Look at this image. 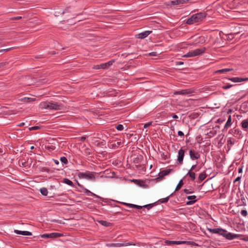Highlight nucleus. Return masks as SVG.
<instances>
[{"label":"nucleus","instance_id":"1","mask_svg":"<svg viewBox=\"0 0 248 248\" xmlns=\"http://www.w3.org/2000/svg\"><path fill=\"white\" fill-rule=\"evenodd\" d=\"M207 230L210 232L217 233L230 240H233L234 238H238L239 237V234L229 232L226 230L221 228L217 229L207 228Z\"/></svg>","mask_w":248,"mask_h":248},{"label":"nucleus","instance_id":"2","mask_svg":"<svg viewBox=\"0 0 248 248\" xmlns=\"http://www.w3.org/2000/svg\"><path fill=\"white\" fill-rule=\"evenodd\" d=\"M40 106L42 108H48L52 110H60L63 108V105L58 102H43L41 103Z\"/></svg>","mask_w":248,"mask_h":248},{"label":"nucleus","instance_id":"3","mask_svg":"<svg viewBox=\"0 0 248 248\" xmlns=\"http://www.w3.org/2000/svg\"><path fill=\"white\" fill-rule=\"evenodd\" d=\"M78 176L80 179H86L89 180L94 181L95 179V176L93 172L86 171L85 172H79Z\"/></svg>","mask_w":248,"mask_h":248},{"label":"nucleus","instance_id":"4","mask_svg":"<svg viewBox=\"0 0 248 248\" xmlns=\"http://www.w3.org/2000/svg\"><path fill=\"white\" fill-rule=\"evenodd\" d=\"M114 62H115L114 60H111V61L107 62L102 63L99 65H94L93 66V68L94 69H97V70L101 69H107L110 66H111Z\"/></svg>","mask_w":248,"mask_h":248},{"label":"nucleus","instance_id":"5","mask_svg":"<svg viewBox=\"0 0 248 248\" xmlns=\"http://www.w3.org/2000/svg\"><path fill=\"white\" fill-rule=\"evenodd\" d=\"M192 15L195 19L194 21L197 23L202 21L206 16L207 14L205 12H200Z\"/></svg>","mask_w":248,"mask_h":248},{"label":"nucleus","instance_id":"6","mask_svg":"<svg viewBox=\"0 0 248 248\" xmlns=\"http://www.w3.org/2000/svg\"><path fill=\"white\" fill-rule=\"evenodd\" d=\"M76 182H77V185L79 186L81 188H82L83 190H84V192L87 195V196H93L96 198H99L100 199H102V198H101L100 197L97 196V195L93 193V192H92L91 191H90V190H89L88 189L85 188V187H84L82 185H81L78 182V181H76Z\"/></svg>","mask_w":248,"mask_h":248},{"label":"nucleus","instance_id":"7","mask_svg":"<svg viewBox=\"0 0 248 248\" xmlns=\"http://www.w3.org/2000/svg\"><path fill=\"white\" fill-rule=\"evenodd\" d=\"M185 155V150L180 149L178 151V155L177 159V162L178 164H182L183 163V159Z\"/></svg>","mask_w":248,"mask_h":248},{"label":"nucleus","instance_id":"8","mask_svg":"<svg viewBox=\"0 0 248 248\" xmlns=\"http://www.w3.org/2000/svg\"><path fill=\"white\" fill-rule=\"evenodd\" d=\"M190 157L192 160L198 159L200 157V155L199 152L194 150L191 149L189 151Z\"/></svg>","mask_w":248,"mask_h":248},{"label":"nucleus","instance_id":"9","mask_svg":"<svg viewBox=\"0 0 248 248\" xmlns=\"http://www.w3.org/2000/svg\"><path fill=\"white\" fill-rule=\"evenodd\" d=\"M205 50H206V48L204 47H202V48H197L194 50H192L191 51L192 53L193 56L195 57L196 56H199V55H201L203 53L205 52Z\"/></svg>","mask_w":248,"mask_h":248},{"label":"nucleus","instance_id":"10","mask_svg":"<svg viewBox=\"0 0 248 248\" xmlns=\"http://www.w3.org/2000/svg\"><path fill=\"white\" fill-rule=\"evenodd\" d=\"M130 245H135V244L132 243H109L107 244V246L109 247H120L122 246H127Z\"/></svg>","mask_w":248,"mask_h":248},{"label":"nucleus","instance_id":"11","mask_svg":"<svg viewBox=\"0 0 248 248\" xmlns=\"http://www.w3.org/2000/svg\"><path fill=\"white\" fill-rule=\"evenodd\" d=\"M194 93V91L191 89L182 90L179 91H176L174 93V94H181V95H186L191 94Z\"/></svg>","mask_w":248,"mask_h":248},{"label":"nucleus","instance_id":"12","mask_svg":"<svg viewBox=\"0 0 248 248\" xmlns=\"http://www.w3.org/2000/svg\"><path fill=\"white\" fill-rule=\"evenodd\" d=\"M152 32V31H145L136 35V37L137 38L143 39L147 37Z\"/></svg>","mask_w":248,"mask_h":248},{"label":"nucleus","instance_id":"13","mask_svg":"<svg viewBox=\"0 0 248 248\" xmlns=\"http://www.w3.org/2000/svg\"><path fill=\"white\" fill-rule=\"evenodd\" d=\"M190 0H175L170 1L171 5H181L184 3H187Z\"/></svg>","mask_w":248,"mask_h":248},{"label":"nucleus","instance_id":"14","mask_svg":"<svg viewBox=\"0 0 248 248\" xmlns=\"http://www.w3.org/2000/svg\"><path fill=\"white\" fill-rule=\"evenodd\" d=\"M196 198L197 197L195 195L187 196L186 198L189 201L186 202V205H191L196 202L197 201Z\"/></svg>","mask_w":248,"mask_h":248},{"label":"nucleus","instance_id":"15","mask_svg":"<svg viewBox=\"0 0 248 248\" xmlns=\"http://www.w3.org/2000/svg\"><path fill=\"white\" fill-rule=\"evenodd\" d=\"M229 80L233 82H240L242 81H245L248 80V78H239V77H234L228 78Z\"/></svg>","mask_w":248,"mask_h":248},{"label":"nucleus","instance_id":"16","mask_svg":"<svg viewBox=\"0 0 248 248\" xmlns=\"http://www.w3.org/2000/svg\"><path fill=\"white\" fill-rule=\"evenodd\" d=\"M207 176L205 171L199 174L198 180L197 181V183H201L206 178Z\"/></svg>","mask_w":248,"mask_h":248},{"label":"nucleus","instance_id":"17","mask_svg":"<svg viewBox=\"0 0 248 248\" xmlns=\"http://www.w3.org/2000/svg\"><path fill=\"white\" fill-rule=\"evenodd\" d=\"M178 245L180 244H186L187 245L191 246H197L198 245L193 241H177Z\"/></svg>","mask_w":248,"mask_h":248},{"label":"nucleus","instance_id":"18","mask_svg":"<svg viewBox=\"0 0 248 248\" xmlns=\"http://www.w3.org/2000/svg\"><path fill=\"white\" fill-rule=\"evenodd\" d=\"M173 171V169H168L161 171L159 172V174L162 176L164 178L165 176H166L169 174L170 173Z\"/></svg>","mask_w":248,"mask_h":248},{"label":"nucleus","instance_id":"19","mask_svg":"<svg viewBox=\"0 0 248 248\" xmlns=\"http://www.w3.org/2000/svg\"><path fill=\"white\" fill-rule=\"evenodd\" d=\"M14 232L17 234H21V235H28V236L32 235V233L31 232H28V231H22L15 230L14 231Z\"/></svg>","mask_w":248,"mask_h":248},{"label":"nucleus","instance_id":"20","mask_svg":"<svg viewBox=\"0 0 248 248\" xmlns=\"http://www.w3.org/2000/svg\"><path fill=\"white\" fill-rule=\"evenodd\" d=\"M235 140L233 138H230L228 139L227 140V147L229 150L231 149L232 146L235 143Z\"/></svg>","mask_w":248,"mask_h":248},{"label":"nucleus","instance_id":"21","mask_svg":"<svg viewBox=\"0 0 248 248\" xmlns=\"http://www.w3.org/2000/svg\"><path fill=\"white\" fill-rule=\"evenodd\" d=\"M186 175L189 177L191 181H194L195 180L196 173L192 171L189 170Z\"/></svg>","mask_w":248,"mask_h":248},{"label":"nucleus","instance_id":"22","mask_svg":"<svg viewBox=\"0 0 248 248\" xmlns=\"http://www.w3.org/2000/svg\"><path fill=\"white\" fill-rule=\"evenodd\" d=\"M232 133L233 134L234 136L238 139H240L242 137V133L240 130H239L238 129H234V130L232 131Z\"/></svg>","mask_w":248,"mask_h":248},{"label":"nucleus","instance_id":"23","mask_svg":"<svg viewBox=\"0 0 248 248\" xmlns=\"http://www.w3.org/2000/svg\"><path fill=\"white\" fill-rule=\"evenodd\" d=\"M62 236H63V234L58 233V232H52V233H49V238H51L60 237Z\"/></svg>","mask_w":248,"mask_h":248},{"label":"nucleus","instance_id":"24","mask_svg":"<svg viewBox=\"0 0 248 248\" xmlns=\"http://www.w3.org/2000/svg\"><path fill=\"white\" fill-rule=\"evenodd\" d=\"M35 98L31 97H24L20 99V101L24 103H28L33 101H34Z\"/></svg>","mask_w":248,"mask_h":248},{"label":"nucleus","instance_id":"25","mask_svg":"<svg viewBox=\"0 0 248 248\" xmlns=\"http://www.w3.org/2000/svg\"><path fill=\"white\" fill-rule=\"evenodd\" d=\"M232 70V68H225V69H220V70H217L216 72V73L222 74V73H226V72H230V71H231Z\"/></svg>","mask_w":248,"mask_h":248},{"label":"nucleus","instance_id":"26","mask_svg":"<svg viewBox=\"0 0 248 248\" xmlns=\"http://www.w3.org/2000/svg\"><path fill=\"white\" fill-rule=\"evenodd\" d=\"M194 18L193 17V15H192L189 18H188L186 21V23L188 25H192L194 23H195L196 22L194 21Z\"/></svg>","mask_w":248,"mask_h":248},{"label":"nucleus","instance_id":"27","mask_svg":"<svg viewBox=\"0 0 248 248\" xmlns=\"http://www.w3.org/2000/svg\"><path fill=\"white\" fill-rule=\"evenodd\" d=\"M232 124V117L231 115H229L228 118V120L225 125L224 128H228Z\"/></svg>","mask_w":248,"mask_h":248},{"label":"nucleus","instance_id":"28","mask_svg":"<svg viewBox=\"0 0 248 248\" xmlns=\"http://www.w3.org/2000/svg\"><path fill=\"white\" fill-rule=\"evenodd\" d=\"M183 185H184V182H183V179H181L179 181L178 185H177V186L175 188V191H178L179 189H180V188L183 186Z\"/></svg>","mask_w":248,"mask_h":248},{"label":"nucleus","instance_id":"29","mask_svg":"<svg viewBox=\"0 0 248 248\" xmlns=\"http://www.w3.org/2000/svg\"><path fill=\"white\" fill-rule=\"evenodd\" d=\"M63 182L72 186H74L73 183L71 180L67 178H64L63 180Z\"/></svg>","mask_w":248,"mask_h":248},{"label":"nucleus","instance_id":"30","mask_svg":"<svg viewBox=\"0 0 248 248\" xmlns=\"http://www.w3.org/2000/svg\"><path fill=\"white\" fill-rule=\"evenodd\" d=\"M40 193L44 196H46L48 193L47 189L46 187H42L40 189Z\"/></svg>","mask_w":248,"mask_h":248},{"label":"nucleus","instance_id":"31","mask_svg":"<svg viewBox=\"0 0 248 248\" xmlns=\"http://www.w3.org/2000/svg\"><path fill=\"white\" fill-rule=\"evenodd\" d=\"M165 243L168 245H178L177 241L166 240Z\"/></svg>","mask_w":248,"mask_h":248},{"label":"nucleus","instance_id":"32","mask_svg":"<svg viewBox=\"0 0 248 248\" xmlns=\"http://www.w3.org/2000/svg\"><path fill=\"white\" fill-rule=\"evenodd\" d=\"M242 127L244 129H247L248 128V121L247 120H245L243 121L241 123Z\"/></svg>","mask_w":248,"mask_h":248},{"label":"nucleus","instance_id":"33","mask_svg":"<svg viewBox=\"0 0 248 248\" xmlns=\"http://www.w3.org/2000/svg\"><path fill=\"white\" fill-rule=\"evenodd\" d=\"M107 94H108V96H116L117 94V92L114 90H112L111 91H108Z\"/></svg>","mask_w":248,"mask_h":248},{"label":"nucleus","instance_id":"34","mask_svg":"<svg viewBox=\"0 0 248 248\" xmlns=\"http://www.w3.org/2000/svg\"><path fill=\"white\" fill-rule=\"evenodd\" d=\"M99 222L103 226H106V227H108L109 226V224L110 223L106 221H104V220H100V221H99Z\"/></svg>","mask_w":248,"mask_h":248},{"label":"nucleus","instance_id":"35","mask_svg":"<svg viewBox=\"0 0 248 248\" xmlns=\"http://www.w3.org/2000/svg\"><path fill=\"white\" fill-rule=\"evenodd\" d=\"M61 161L64 164H67L68 163V160L65 156H62L60 158Z\"/></svg>","mask_w":248,"mask_h":248},{"label":"nucleus","instance_id":"36","mask_svg":"<svg viewBox=\"0 0 248 248\" xmlns=\"http://www.w3.org/2000/svg\"><path fill=\"white\" fill-rule=\"evenodd\" d=\"M233 85H232V84H227L226 85H224V86H223L222 87V89H224V90H227V89H228L230 88H231L232 87Z\"/></svg>","mask_w":248,"mask_h":248},{"label":"nucleus","instance_id":"37","mask_svg":"<svg viewBox=\"0 0 248 248\" xmlns=\"http://www.w3.org/2000/svg\"><path fill=\"white\" fill-rule=\"evenodd\" d=\"M172 194H173V193H171L170 196H168L167 197L162 199L161 202V203L167 202L169 201L170 197L171 196Z\"/></svg>","mask_w":248,"mask_h":248},{"label":"nucleus","instance_id":"38","mask_svg":"<svg viewBox=\"0 0 248 248\" xmlns=\"http://www.w3.org/2000/svg\"><path fill=\"white\" fill-rule=\"evenodd\" d=\"M154 206V203L148 204L144 205L143 206V207H144L143 208H146L147 209L149 210L150 209L152 208Z\"/></svg>","mask_w":248,"mask_h":248},{"label":"nucleus","instance_id":"39","mask_svg":"<svg viewBox=\"0 0 248 248\" xmlns=\"http://www.w3.org/2000/svg\"><path fill=\"white\" fill-rule=\"evenodd\" d=\"M116 128L119 131H121L124 129V126L122 124H119L116 126Z\"/></svg>","mask_w":248,"mask_h":248},{"label":"nucleus","instance_id":"40","mask_svg":"<svg viewBox=\"0 0 248 248\" xmlns=\"http://www.w3.org/2000/svg\"><path fill=\"white\" fill-rule=\"evenodd\" d=\"M39 129H40V127H39L38 126H34L31 127L29 128L30 131L36 130H38Z\"/></svg>","mask_w":248,"mask_h":248},{"label":"nucleus","instance_id":"41","mask_svg":"<svg viewBox=\"0 0 248 248\" xmlns=\"http://www.w3.org/2000/svg\"><path fill=\"white\" fill-rule=\"evenodd\" d=\"M183 191L185 193L187 194L193 193L194 192L193 191L190 190L189 189H184L183 190Z\"/></svg>","mask_w":248,"mask_h":248},{"label":"nucleus","instance_id":"42","mask_svg":"<svg viewBox=\"0 0 248 248\" xmlns=\"http://www.w3.org/2000/svg\"><path fill=\"white\" fill-rule=\"evenodd\" d=\"M123 204L124 205H125L128 206V207L135 208V204H131V203H125V202H123Z\"/></svg>","mask_w":248,"mask_h":248},{"label":"nucleus","instance_id":"43","mask_svg":"<svg viewBox=\"0 0 248 248\" xmlns=\"http://www.w3.org/2000/svg\"><path fill=\"white\" fill-rule=\"evenodd\" d=\"M183 57H193L191 51H189L186 54L184 55Z\"/></svg>","mask_w":248,"mask_h":248},{"label":"nucleus","instance_id":"44","mask_svg":"<svg viewBox=\"0 0 248 248\" xmlns=\"http://www.w3.org/2000/svg\"><path fill=\"white\" fill-rule=\"evenodd\" d=\"M241 215L244 217H246L248 215V212L246 210H242L241 211Z\"/></svg>","mask_w":248,"mask_h":248},{"label":"nucleus","instance_id":"45","mask_svg":"<svg viewBox=\"0 0 248 248\" xmlns=\"http://www.w3.org/2000/svg\"><path fill=\"white\" fill-rule=\"evenodd\" d=\"M14 47H11L7 49H0V52H8L12 49H13Z\"/></svg>","mask_w":248,"mask_h":248},{"label":"nucleus","instance_id":"46","mask_svg":"<svg viewBox=\"0 0 248 248\" xmlns=\"http://www.w3.org/2000/svg\"><path fill=\"white\" fill-rule=\"evenodd\" d=\"M164 178L162 177V176L159 173V176L157 178H155L154 180H155L156 182H158Z\"/></svg>","mask_w":248,"mask_h":248},{"label":"nucleus","instance_id":"47","mask_svg":"<svg viewBox=\"0 0 248 248\" xmlns=\"http://www.w3.org/2000/svg\"><path fill=\"white\" fill-rule=\"evenodd\" d=\"M140 158L139 157H136L134 159V163H135V164H138L140 162Z\"/></svg>","mask_w":248,"mask_h":248},{"label":"nucleus","instance_id":"48","mask_svg":"<svg viewBox=\"0 0 248 248\" xmlns=\"http://www.w3.org/2000/svg\"><path fill=\"white\" fill-rule=\"evenodd\" d=\"M41 237L45 238H49V233H45L42 235H41Z\"/></svg>","mask_w":248,"mask_h":248},{"label":"nucleus","instance_id":"49","mask_svg":"<svg viewBox=\"0 0 248 248\" xmlns=\"http://www.w3.org/2000/svg\"><path fill=\"white\" fill-rule=\"evenodd\" d=\"M149 56H157L158 55V54L156 52H152L149 54Z\"/></svg>","mask_w":248,"mask_h":248},{"label":"nucleus","instance_id":"50","mask_svg":"<svg viewBox=\"0 0 248 248\" xmlns=\"http://www.w3.org/2000/svg\"><path fill=\"white\" fill-rule=\"evenodd\" d=\"M151 124H152V122H148L144 124L143 127L144 128H147V127H149V126H150Z\"/></svg>","mask_w":248,"mask_h":248},{"label":"nucleus","instance_id":"51","mask_svg":"<svg viewBox=\"0 0 248 248\" xmlns=\"http://www.w3.org/2000/svg\"><path fill=\"white\" fill-rule=\"evenodd\" d=\"M46 148H47L48 149H51L52 150H54L55 149V147L53 145H50V146H47V147H46Z\"/></svg>","mask_w":248,"mask_h":248},{"label":"nucleus","instance_id":"52","mask_svg":"<svg viewBox=\"0 0 248 248\" xmlns=\"http://www.w3.org/2000/svg\"><path fill=\"white\" fill-rule=\"evenodd\" d=\"M197 163L195 165H193L191 166L190 169L189 170L190 171H192L193 170H194L196 168V166H197Z\"/></svg>","mask_w":248,"mask_h":248},{"label":"nucleus","instance_id":"53","mask_svg":"<svg viewBox=\"0 0 248 248\" xmlns=\"http://www.w3.org/2000/svg\"><path fill=\"white\" fill-rule=\"evenodd\" d=\"M143 206H140L138 205H135V208L138 209H141L142 208H143Z\"/></svg>","mask_w":248,"mask_h":248},{"label":"nucleus","instance_id":"54","mask_svg":"<svg viewBox=\"0 0 248 248\" xmlns=\"http://www.w3.org/2000/svg\"><path fill=\"white\" fill-rule=\"evenodd\" d=\"M22 16H18L14 17L12 18V19L13 20H19V19H22Z\"/></svg>","mask_w":248,"mask_h":248},{"label":"nucleus","instance_id":"55","mask_svg":"<svg viewBox=\"0 0 248 248\" xmlns=\"http://www.w3.org/2000/svg\"><path fill=\"white\" fill-rule=\"evenodd\" d=\"M42 170L47 172H48L49 171V169L46 167L42 168Z\"/></svg>","mask_w":248,"mask_h":248},{"label":"nucleus","instance_id":"56","mask_svg":"<svg viewBox=\"0 0 248 248\" xmlns=\"http://www.w3.org/2000/svg\"><path fill=\"white\" fill-rule=\"evenodd\" d=\"M161 157L164 159L166 160L167 158V155H165L164 153H162L161 154Z\"/></svg>","mask_w":248,"mask_h":248},{"label":"nucleus","instance_id":"57","mask_svg":"<svg viewBox=\"0 0 248 248\" xmlns=\"http://www.w3.org/2000/svg\"><path fill=\"white\" fill-rule=\"evenodd\" d=\"M178 136H181V137L184 136V133L181 131H179L178 132Z\"/></svg>","mask_w":248,"mask_h":248},{"label":"nucleus","instance_id":"58","mask_svg":"<svg viewBox=\"0 0 248 248\" xmlns=\"http://www.w3.org/2000/svg\"><path fill=\"white\" fill-rule=\"evenodd\" d=\"M5 65V62H0V68L3 67Z\"/></svg>","mask_w":248,"mask_h":248},{"label":"nucleus","instance_id":"59","mask_svg":"<svg viewBox=\"0 0 248 248\" xmlns=\"http://www.w3.org/2000/svg\"><path fill=\"white\" fill-rule=\"evenodd\" d=\"M241 179V177L240 176H238L235 179V180L234 181V183H235L236 182H237V181H239Z\"/></svg>","mask_w":248,"mask_h":248},{"label":"nucleus","instance_id":"60","mask_svg":"<svg viewBox=\"0 0 248 248\" xmlns=\"http://www.w3.org/2000/svg\"><path fill=\"white\" fill-rule=\"evenodd\" d=\"M184 64V62H176V65H183Z\"/></svg>","mask_w":248,"mask_h":248},{"label":"nucleus","instance_id":"61","mask_svg":"<svg viewBox=\"0 0 248 248\" xmlns=\"http://www.w3.org/2000/svg\"><path fill=\"white\" fill-rule=\"evenodd\" d=\"M172 117L173 118V119H176L178 118V116L177 115H176V114H173L172 116Z\"/></svg>","mask_w":248,"mask_h":248},{"label":"nucleus","instance_id":"62","mask_svg":"<svg viewBox=\"0 0 248 248\" xmlns=\"http://www.w3.org/2000/svg\"><path fill=\"white\" fill-rule=\"evenodd\" d=\"M24 125H25V123H20L18 124H17V126L21 127V126H23Z\"/></svg>","mask_w":248,"mask_h":248},{"label":"nucleus","instance_id":"63","mask_svg":"<svg viewBox=\"0 0 248 248\" xmlns=\"http://www.w3.org/2000/svg\"><path fill=\"white\" fill-rule=\"evenodd\" d=\"M242 172V167L239 168L238 173H241Z\"/></svg>","mask_w":248,"mask_h":248},{"label":"nucleus","instance_id":"64","mask_svg":"<svg viewBox=\"0 0 248 248\" xmlns=\"http://www.w3.org/2000/svg\"><path fill=\"white\" fill-rule=\"evenodd\" d=\"M54 160V163L57 164V165H58L59 164V161L57 160H56V159H53Z\"/></svg>","mask_w":248,"mask_h":248}]
</instances>
